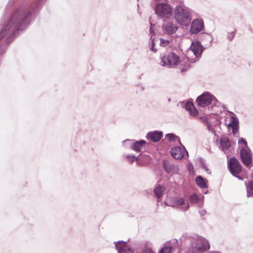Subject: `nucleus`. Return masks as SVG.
I'll return each instance as SVG.
<instances>
[{
    "label": "nucleus",
    "mask_w": 253,
    "mask_h": 253,
    "mask_svg": "<svg viewBox=\"0 0 253 253\" xmlns=\"http://www.w3.org/2000/svg\"><path fill=\"white\" fill-rule=\"evenodd\" d=\"M180 62V57L173 52H169L161 57V63L164 66L176 67Z\"/></svg>",
    "instance_id": "nucleus-1"
},
{
    "label": "nucleus",
    "mask_w": 253,
    "mask_h": 253,
    "mask_svg": "<svg viewBox=\"0 0 253 253\" xmlns=\"http://www.w3.org/2000/svg\"><path fill=\"white\" fill-rule=\"evenodd\" d=\"M189 16V12L183 6L179 5L175 7L174 18L180 24L187 25L190 22Z\"/></svg>",
    "instance_id": "nucleus-2"
},
{
    "label": "nucleus",
    "mask_w": 253,
    "mask_h": 253,
    "mask_svg": "<svg viewBox=\"0 0 253 253\" xmlns=\"http://www.w3.org/2000/svg\"><path fill=\"white\" fill-rule=\"evenodd\" d=\"M228 167L230 172L234 176L237 177L239 179H242L241 176L238 175V174L242 172V169L239 162L237 159L231 158L228 162Z\"/></svg>",
    "instance_id": "nucleus-3"
},
{
    "label": "nucleus",
    "mask_w": 253,
    "mask_h": 253,
    "mask_svg": "<svg viewBox=\"0 0 253 253\" xmlns=\"http://www.w3.org/2000/svg\"><path fill=\"white\" fill-rule=\"evenodd\" d=\"M156 12L161 17L168 18L171 15L172 8L170 5L166 3H159L155 7Z\"/></svg>",
    "instance_id": "nucleus-4"
},
{
    "label": "nucleus",
    "mask_w": 253,
    "mask_h": 253,
    "mask_svg": "<svg viewBox=\"0 0 253 253\" xmlns=\"http://www.w3.org/2000/svg\"><path fill=\"white\" fill-rule=\"evenodd\" d=\"M210 244L206 239L200 238L198 240L195 247H193L190 252L191 253H202L210 249Z\"/></svg>",
    "instance_id": "nucleus-5"
},
{
    "label": "nucleus",
    "mask_w": 253,
    "mask_h": 253,
    "mask_svg": "<svg viewBox=\"0 0 253 253\" xmlns=\"http://www.w3.org/2000/svg\"><path fill=\"white\" fill-rule=\"evenodd\" d=\"M240 156L244 164L247 167H251L250 165L252 160L251 152L248 147L242 148Z\"/></svg>",
    "instance_id": "nucleus-6"
},
{
    "label": "nucleus",
    "mask_w": 253,
    "mask_h": 253,
    "mask_svg": "<svg viewBox=\"0 0 253 253\" xmlns=\"http://www.w3.org/2000/svg\"><path fill=\"white\" fill-rule=\"evenodd\" d=\"M212 100L211 95L208 93H204L197 98L196 102L200 107H205L210 105Z\"/></svg>",
    "instance_id": "nucleus-7"
},
{
    "label": "nucleus",
    "mask_w": 253,
    "mask_h": 253,
    "mask_svg": "<svg viewBox=\"0 0 253 253\" xmlns=\"http://www.w3.org/2000/svg\"><path fill=\"white\" fill-rule=\"evenodd\" d=\"M204 27V23L200 19H195L191 24L190 32L196 34L201 31Z\"/></svg>",
    "instance_id": "nucleus-8"
},
{
    "label": "nucleus",
    "mask_w": 253,
    "mask_h": 253,
    "mask_svg": "<svg viewBox=\"0 0 253 253\" xmlns=\"http://www.w3.org/2000/svg\"><path fill=\"white\" fill-rule=\"evenodd\" d=\"M190 49L192 51L196 57L201 56L203 52V47L200 43L197 41L193 42L190 46Z\"/></svg>",
    "instance_id": "nucleus-9"
},
{
    "label": "nucleus",
    "mask_w": 253,
    "mask_h": 253,
    "mask_svg": "<svg viewBox=\"0 0 253 253\" xmlns=\"http://www.w3.org/2000/svg\"><path fill=\"white\" fill-rule=\"evenodd\" d=\"M171 154L172 157L176 159H181L184 156V153L179 147L171 148Z\"/></svg>",
    "instance_id": "nucleus-10"
},
{
    "label": "nucleus",
    "mask_w": 253,
    "mask_h": 253,
    "mask_svg": "<svg viewBox=\"0 0 253 253\" xmlns=\"http://www.w3.org/2000/svg\"><path fill=\"white\" fill-rule=\"evenodd\" d=\"M228 126L232 129V132L234 134L236 133L238 130V121L236 118L231 116L230 118V123Z\"/></svg>",
    "instance_id": "nucleus-11"
},
{
    "label": "nucleus",
    "mask_w": 253,
    "mask_h": 253,
    "mask_svg": "<svg viewBox=\"0 0 253 253\" xmlns=\"http://www.w3.org/2000/svg\"><path fill=\"white\" fill-rule=\"evenodd\" d=\"M163 133L161 131L150 132L148 134L149 138L153 142L159 141L162 137Z\"/></svg>",
    "instance_id": "nucleus-12"
},
{
    "label": "nucleus",
    "mask_w": 253,
    "mask_h": 253,
    "mask_svg": "<svg viewBox=\"0 0 253 253\" xmlns=\"http://www.w3.org/2000/svg\"><path fill=\"white\" fill-rule=\"evenodd\" d=\"M185 109L189 114L193 116H196L198 115V111L195 107L194 104L191 102H188L185 104Z\"/></svg>",
    "instance_id": "nucleus-13"
},
{
    "label": "nucleus",
    "mask_w": 253,
    "mask_h": 253,
    "mask_svg": "<svg viewBox=\"0 0 253 253\" xmlns=\"http://www.w3.org/2000/svg\"><path fill=\"white\" fill-rule=\"evenodd\" d=\"M178 27L175 24L171 23H167L165 26V30L169 34H172L176 32Z\"/></svg>",
    "instance_id": "nucleus-14"
},
{
    "label": "nucleus",
    "mask_w": 253,
    "mask_h": 253,
    "mask_svg": "<svg viewBox=\"0 0 253 253\" xmlns=\"http://www.w3.org/2000/svg\"><path fill=\"white\" fill-rule=\"evenodd\" d=\"M146 143V142L144 140H141L139 141H136L133 143L131 146L132 149L137 152H139L141 150L142 147Z\"/></svg>",
    "instance_id": "nucleus-15"
},
{
    "label": "nucleus",
    "mask_w": 253,
    "mask_h": 253,
    "mask_svg": "<svg viewBox=\"0 0 253 253\" xmlns=\"http://www.w3.org/2000/svg\"><path fill=\"white\" fill-rule=\"evenodd\" d=\"M165 189L164 185H158L154 189V193L157 198L159 199L163 195V192Z\"/></svg>",
    "instance_id": "nucleus-16"
},
{
    "label": "nucleus",
    "mask_w": 253,
    "mask_h": 253,
    "mask_svg": "<svg viewBox=\"0 0 253 253\" xmlns=\"http://www.w3.org/2000/svg\"><path fill=\"white\" fill-rule=\"evenodd\" d=\"M220 143L223 150H227L231 146L230 141L228 138L221 139Z\"/></svg>",
    "instance_id": "nucleus-17"
},
{
    "label": "nucleus",
    "mask_w": 253,
    "mask_h": 253,
    "mask_svg": "<svg viewBox=\"0 0 253 253\" xmlns=\"http://www.w3.org/2000/svg\"><path fill=\"white\" fill-rule=\"evenodd\" d=\"M195 181L197 184L202 188H205L207 187L206 181L203 178L200 176L196 177Z\"/></svg>",
    "instance_id": "nucleus-18"
},
{
    "label": "nucleus",
    "mask_w": 253,
    "mask_h": 253,
    "mask_svg": "<svg viewBox=\"0 0 253 253\" xmlns=\"http://www.w3.org/2000/svg\"><path fill=\"white\" fill-rule=\"evenodd\" d=\"M120 253H132V250L126 244H123L119 248Z\"/></svg>",
    "instance_id": "nucleus-19"
},
{
    "label": "nucleus",
    "mask_w": 253,
    "mask_h": 253,
    "mask_svg": "<svg viewBox=\"0 0 253 253\" xmlns=\"http://www.w3.org/2000/svg\"><path fill=\"white\" fill-rule=\"evenodd\" d=\"M247 196L250 197L253 195V181H250L247 185Z\"/></svg>",
    "instance_id": "nucleus-20"
},
{
    "label": "nucleus",
    "mask_w": 253,
    "mask_h": 253,
    "mask_svg": "<svg viewBox=\"0 0 253 253\" xmlns=\"http://www.w3.org/2000/svg\"><path fill=\"white\" fill-rule=\"evenodd\" d=\"M176 138H177V136L173 134L170 133L166 135V138L169 142H173L175 141Z\"/></svg>",
    "instance_id": "nucleus-21"
},
{
    "label": "nucleus",
    "mask_w": 253,
    "mask_h": 253,
    "mask_svg": "<svg viewBox=\"0 0 253 253\" xmlns=\"http://www.w3.org/2000/svg\"><path fill=\"white\" fill-rule=\"evenodd\" d=\"M171 248L164 247L161 250L160 253H170Z\"/></svg>",
    "instance_id": "nucleus-22"
},
{
    "label": "nucleus",
    "mask_w": 253,
    "mask_h": 253,
    "mask_svg": "<svg viewBox=\"0 0 253 253\" xmlns=\"http://www.w3.org/2000/svg\"><path fill=\"white\" fill-rule=\"evenodd\" d=\"M198 200V198L196 195H193L190 197V201L191 202L195 203L197 202Z\"/></svg>",
    "instance_id": "nucleus-23"
},
{
    "label": "nucleus",
    "mask_w": 253,
    "mask_h": 253,
    "mask_svg": "<svg viewBox=\"0 0 253 253\" xmlns=\"http://www.w3.org/2000/svg\"><path fill=\"white\" fill-rule=\"evenodd\" d=\"M238 143L240 145H244L245 147H248L247 146V142L246 140H245L244 138H241L239 140Z\"/></svg>",
    "instance_id": "nucleus-24"
},
{
    "label": "nucleus",
    "mask_w": 253,
    "mask_h": 253,
    "mask_svg": "<svg viewBox=\"0 0 253 253\" xmlns=\"http://www.w3.org/2000/svg\"><path fill=\"white\" fill-rule=\"evenodd\" d=\"M175 203L178 205H182L184 203V200L183 198H177L175 200Z\"/></svg>",
    "instance_id": "nucleus-25"
},
{
    "label": "nucleus",
    "mask_w": 253,
    "mask_h": 253,
    "mask_svg": "<svg viewBox=\"0 0 253 253\" xmlns=\"http://www.w3.org/2000/svg\"><path fill=\"white\" fill-rule=\"evenodd\" d=\"M235 35V31H232L231 32L229 33L228 35V39L229 40H232Z\"/></svg>",
    "instance_id": "nucleus-26"
},
{
    "label": "nucleus",
    "mask_w": 253,
    "mask_h": 253,
    "mask_svg": "<svg viewBox=\"0 0 253 253\" xmlns=\"http://www.w3.org/2000/svg\"><path fill=\"white\" fill-rule=\"evenodd\" d=\"M199 119L201 120L203 123L207 122V118L206 116H200Z\"/></svg>",
    "instance_id": "nucleus-27"
},
{
    "label": "nucleus",
    "mask_w": 253,
    "mask_h": 253,
    "mask_svg": "<svg viewBox=\"0 0 253 253\" xmlns=\"http://www.w3.org/2000/svg\"><path fill=\"white\" fill-rule=\"evenodd\" d=\"M169 43V41L161 40V43L163 44L164 45H168Z\"/></svg>",
    "instance_id": "nucleus-28"
},
{
    "label": "nucleus",
    "mask_w": 253,
    "mask_h": 253,
    "mask_svg": "<svg viewBox=\"0 0 253 253\" xmlns=\"http://www.w3.org/2000/svg\"><path fill=\"white\" fill-rule=\"evenodd\" d=\"M151 49L152 50L154 51V52H156V50H154V43H153L152 46V48H151Z\"/></svg>",
    "instance_id": "nucleus-29"
},
{
    "label": "nucleus",
    "mask_w": 253,
    "mask_h": 253,
    "mask_svg": "<svg viewBox=\"0 0 253 253\" xmlns=\"http://www.w3.org/2000/svg\"><path fill=\"white\" fill-rule=\"evenodd\" d=\"M134 157H132L131 161H133V160H134Z\"/></svg>",
    "instance_id": "nucleus-30"
}]
</instances>
